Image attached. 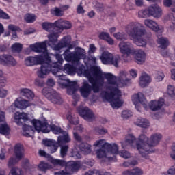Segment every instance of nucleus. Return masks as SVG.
<instances>
[{"mask_svg":"<svg viewBox=\"0 0 175 175\" xmlns=\"http://www.w3.org/2000/svg\"><path fill=\"white\" fill-rule=\"evenodd\" d=\"M83 76L88 79L91 85L88 81H84L80 88L81 95L83 98H88L91 91L99 92L100 87L106 88L105 92L101 93L104 100L109 102L113 109H120L124 105L122 92L119 88L131 84V79L127 78L128 72L121 70L119 77H117L110 72H103L98 66H92L91 70H85Z\"/></svg>","mask_w":175,"mask_h":175,"instance_id":"f257e3e1","label":"nucleus"},{"mask_svg":"<svg viewBox=\"0 0 175 175\" xmlns=\"http://www.w3.org/2000/svg\"><path fill=\"white\" fill-rule=\"evenodd\" d=\"M29 49L34 53H42L34 56H28L25 59L26 66H36L41 65L37 71V76L40 79H46L50 73L57 77V83L61 88H67L68 95H75L76 91L79 90V85L76 81H70L66 76L61 73L59 66L64 64L62 55H53L57 62L51 60L47 51V41L37 42L29 46Z\"/></svg>","mask_w":175,"mask_h":175,"instance_id":"f03ea898","label":"nucleus"},{"mask_svg":"<svg viewBox=\"0 0 175 175\" xmlns=\"http://www.w3.org/2000/svg\"><path fill=\"white\" fill-rule=\"evenodd\" d=\"M161 139L162 135L159 133L152 134L150 138L144 134H141L138 137L139 143H137V149L140 155L145 159H150V154L155 152V149L152 147L158 146Z\"/></svg>","mask_w":175,"mask_h":175,"instance_id":"7ed1b4c3","label":"nucleus"},{"mask_svg":"<svg viewBox=\"0 0 175 175\" xmlns=\"http://www.w3.org/2000/svg\"><path fill=\"white\" fill-rule=\"evenodd\" d=\"M126 32L131 36L136 46L139 47H144L147 45V40L144 38L146 36V29L143 25L137 22L130 23L126 27Z\"/></svg>","mask_w":175,"mask_h":175,"instance_id":"20e7f679","label":"nucleus"},{"mask_svg":"<svg viewBox=\"0 0 175 175\" xmlns=\"http://www.w3.org/2000/svg\"><path fill=\"white\" fill-rule=\"evenodd\" d=\"M59 36V33H52L48 35L49 41L46 42V44L49 45L53 50H55L56 51H59L61 49H65V47H68L69 50L72 49L70 36H67L64 37L57 44H55L57 42H58V37Z\"/></svg>","mask_w":175,"mask_h":175,"instance_id":"39448f33","label":"nucleus"},{"mask_svg":"<svg viewBox=\"0 0 175 175\" xmlns=\"http://www.w3.org/2000/svg\"><path fill=\"white\" fill-rule=\"evenodd\" d=\"M63 57L67 62H72V65L76 64L81 68H83V64L80 62V59L87 58L85 51L81 48H77L73 52L66 49L63 53Z\"/></svg>","mask_w":175,"mask_h":175,"instance_id":"423d86ee","label":"nucleus"},{"mask_svg":"<svg viewBox=\"0 0 175 175\" xmlns=\"http://www.w3.org/2000/svg\"><path fill=\"white\" fill-rule=\"evenodd\" d=\"M49 162L55 166H65L66 171L67 173H70V175L73 174L74 172H77L80 169V161H68L66 163L64 160L54 159L49 157Z\"/></svg>","mask_w":175,"mask_h":175,"instance_id":"0eeeda50","label":"nucleus"},{"mask_svg":"<svg viewBox=\"0 0 175 175\" xmlns=\"http://www.w3.org/2000/svg\"><path fill=\"white\" fill-rule=\"evenodd\" d=\"M42 94L44 95L48 100H50V102L55 105H62L64 103V100L61 98V95L53 89L44 88L42 90Z\"/></svg>","mask_w":175,"mask_h":175,"instance_id":"6e6552de","label":"nucleus"},{"mask_svg":"<svg viewBox=\"0 0 175 175\" xmlns=\"http://www.w3.org/2000/svg\"><path fill=\"white\" fill-rule=\"evenodd\" d=\"M14 152L16 157H11L8 160V166L12 167L14 166L17 163L21 161L22 158H24V146L21 144H17L14 146Z\"/></svg>","mask_w":175,"mask_h":175,"instance_id":"1a4fd4ad","label":"nucleus"},{"mask_svg":"<svg viewBox=\"0 0 175 175\" xmlns=\"http://www.w3.org/2000/svg\"><path fill=\"white\" fill-rule=\"evenodd\" d=\"M132 102L138 111H140V109H139V106H140V105H142L144 109H147V100L146 99V97H144V94H143V93L134 94L132 96Z\"/></svg>","mask_w":175,"mask_h":175,"instance_id":"9d476101","label":"nucleus"},{"mask_svg":"<svg viewBox=\"0 0 175 175\" xmlns=\"http://www.w3.org/2000/svg\"><path fill=\"white\" fill-rule=\"evenodd\" d=\"M77 111L81 117L85 120V121H94L95 120V115L91 109L87 107H79Z\"/></svg>","mask_w":175,"mask_h":175,"instance_id":"9b49d317","label":"nucleus"},{"mask_svg":"<svg viewBox=\"0 0 175 175\" xmlns=\"http://www.w3.org/2000/svg\"><path fill=\"white\" fill-rule=\"evenodd\" d=\"M31 124L37 132L49 133L50 128L47 127L49 125V124H47V121H40L39 120L34 119L31 121Z\"/></svg>","mask_w":175,"mask_h":175,"instance_id":"f8f14e48","label":"nucleus"},{"mask_svg":"<svg viewBox=\"0 0 175 175\" xmlns=\"http://www.w3.org/2000/svg\"><path fill=\"white\" fill-rule=\"evenodd\" d=\"M119 51L122 55H129L133 53V46L129 42H120L118 44Z\"/></svg>","mask_w":175,"mask_h":175,"instance_id":"ddd939ff","label":"nucleus"},{"mask_svg":"<svg viewBox=\"0 0 175 175\" xmlns=\"http://www.w3.org/2000/svg\"><path fill=\"white\" fill-rule=\"evenodd\" d=\"M137 143H140L139 139L137 141L133 134H129L126 137L125 141L122 142L121 144L123 148H128L129 146H131V147H136V148H137Z\"/></svg>","mask_w":175,"mask_h":175,"instance_id":"4468645a","label":"nucleus"},{"mask_svg":"<svg viewBox=\"0 0 175 175\" xmlns=\"http://www.w3.org/2000/svg\"><path fill=\"white\" fill-rule=\"evenodd\" d=\"M83 69H84V65L82 64V67H80L79 64H72L70 65L69 64H66L64 66V72L68 75H74L75 72H77L78 73H83Z\"/></svg>","mask_w":175,"mask_h":175,"instance_id":"2eb2a0df","label":"nucleus"},{"mask_svg":"<svg viewBox=\"0 0 175 175\" xmlns=\"http://www.w3.org/2000/svg\"><path fill=\"white\" fill-rule=\"evenodd\" d=\"M106 150L109 157H111V161H116V155L120 154L118 145L117 144H107Z\"/></svg>","mask_w":175,"mask_h":175,"instance_id":"dca6fc26","label":"nucleus"},{"mask_svg":"<svg viewBox=\"0 0 175 175\" xmlns=\"http://www.w3.org/2000/svg\"><path fill=\"white\" fill-rule=\"evenodd\" d=\"M165 105V99L160 98L159 100H152L148 103V107L152 111H158L161 110L162 107Z\"/></svg>","mask_w":175,"mask_h":175,"instance_id":"f3484780","label":"nucleus"},{"mask_svg":"<svg viewBox=\"0 0 175 175\" xmlns=\"http://www.w3.org/2000/svg\"><path fill=\"white\" fill-rule=\"evenodd\" d=\"M0 64L2 65L16 66V65H17V61L11 55H3L0 56Z\"/></svg>","mask_w":175,"mask_h":175,"instance_id":"a211bd4d","label":"nucleus"},{"mask_svg":"<svg viewBox=\"0 0 175 175\" xmlns=\"http://www.w3.org/2000/svg\"><path fill=\"white\" fill-rule=\"evenodd\" d=\"M149 15L150 16L154 17V18H159L162 16V8L159 5L155 4L151 6H149Z\"/></svg>","mask_w":175,"mask_h":175,"instance_id":"6ab92c4d","label":"nucleus"},{"mask_svg":"<svg viewBox=\"0 0 175 175\" xmlns=\"http://www.w3.org/2000/svg\"><path fill=\"white\" fill-rule=\"evenodd\" d=\"M42 143L48 147L51 154H54L58 150V143L53 139H43Z\"/></svg>","mask_w":175,"mask_h":175,"instance_id":"aec40b11","label":"nucleus"},{"mask_svg":"<svg viewBox=\"0 0 175 175\" xmlns=\"http://www.w3.org/2000/svg\"><path fill=\"white\" fill-rule=\"evenodd\" d=\"M14 118L17 125H23V122H21V120L23 121V122L29 121V117L28 116V113H25L16 112L14 114Z\"/></svg>","mask_w":175,"mask_h":175,"instance_id":"412c9836","label":"nucleus"},{"mask_svg":"<svg viewBox=\"0 0 175 175\" xmlns=\"http://www.w3.org/2000/svg\"><path fill=\"white\" fill-rule=\"evenodd\" d=\"M61 135L57 137L58 146H62V144H66V143H70L72 142V138H70L69 133L67 131H64Z\"/></svg>","mask_w":175,"mask_h":175,"instance_id":"4be33fe9","label":"nucleus"},{"mask_svg":"<svg viewBox=\"0 0 175 175\" xmlns=\"http://www.w3.org/2000/svg\"><path fill=\"white\" fill-rule=\"evenodd\" d=\"M55 25L58 29H70L72 28V24L68 21L59 19L55 22Z\"/></svg>","mask_w":175,"mask_h":175,"instance_id":"5701e85b","label":"nucleus"},{"mask_svg":"<svg viewBox=\"0 0 175 175\" xmlns=\"http://www.w3.org/2000/svg\"><path fill=\"white\" fill-rule=\"evenodd\" d=\"M151 83V77L146 72H144L139 77V84L142 88H145Z\"/></svg>","mask_w":175,"mask_h":175,"instance_id":"b1692460","label":"nucleus"},{"mask_svg":"<svg viewBox=\"0 0 175 175\" xmlns=\"http://www.w3.org/2000/svg\"><path fill=\"white\" fill-rule=\"evenodd\" d=\"M97 158L99 159H105V161H111V156H109L107 153L106 148H100L96 152Z\"/></svg>","mask_w":175,"mask_h":175,"instance_id":"393cba45","label":"nucleus"},{"mask_svg":"<svg viewBox=\"0 0 175 175\" xmlns=\"http://www.w3.org/2000/svg\"><path fill=\"white\" fill-rule=\"evenodd\" d=\"M113 55L109 51H104L100 56V59L104 65H110Z\"/></svg>","mask_w":175,"mask_h":175,"instance_id":"a878e982","label":"nucleus"},{"mask_svg":"<svg viewBox=\"0 0 175 175\" xmlns=\"http://www.w3.org/2000/svg\"><path fill=\"white\" fill-rule=\"evenodd\" d=\"M144 23L146 27L152 29V31H154V32H158V31H160L161 29V27L159 25H158V23H157V22L154 21L153 20L146 19Z\"/></svg>","mask_w":175,"mask_h":175,"instance_id":"bb28decb","label":"nucleus"},{"mask_svg":"<svg viewBox=\"0 0 175 175\" xmlns=\"http://www.w3.org/2000/svg\"><path fill=\"white\" fill-rule=\"evenodd\" d=\"M14 105L17 109L24 110V109H27L29 106V103L24 98H19L14 102Z\"/></svg>","mask_w":175,"mask_h":175,"instance_id":"cd10ccee","label":"nucleus"},{"mask_svg":"<svg viewBox=\"0 0 175 175\" xmlns=\"http://www.w3.org/2000/svg\"><path fill=\"white\" fill-rule=\"evenodd\" d=\"M134 124L140 128L147 129L150 127V121L144 118H137Z\"/></svg>","mask_w":175,"mask_h":175,"instance_id":"c85d7f7f","label":"nucleus"},{"mask_svg":"<svg viewBox=\"0 0 175 175\" xmlns=\"http://www.w3.org/2000/svg\"><path fill=\"white\" fill-rule=\"evenodd\" d=\"M19 92L21 96H25L27 98V99H29V100H32V99L35 98L33 92L28 88H22L20 90Z\"/></svg>","mask_w":175,"mask_h":175,"instance_id":"c756f323","label":"nucleus"},{"mask_svg":"<svg viewBox=\"0 0 175 175\" xmlns=\"http://www.w3.org/2000/svg\"><path fill=\"white\" fill-rule=\"evenodd\" d=\"M135 59L138 64H144L146 62V53L140 49L135 51Z\"/></svg>","mask_w":175,"mask_h":175,"instance_id":"7c9ffc66","label":"nucleus"},{"mask_svg":"<svg viewBox=\"0 0 175 175\" xmlns=\"http://www.w3.org/2000/svg\"><path fill=\"white\" fill-rule=\"evenodd\" d=\"M165 21H171L172 25L168 27V32H175V16L169 14L165 17Z\"/></svg>","mask_w":175,"mask_h":175,"instance_id":"2f4dec72","label":"nucleus"},{"mask_svg":"<svg viewBox=\"0 0 175 175\" xmlns=\"http://www.w3.org/2000/svg\"><path fill=\"white\" fill-rule=\"evenodd\" d=\"M42 27L43 29L47 31V32H52L51 33H58L57 31H55V28H57V27H55V23H43Z\"/></svg>","mask_w":175,"mask_h":175,"instance_id":"473e14b6","label":"nucleus"},{"mask_svg":"<svg viewBox=\"0 0 175 175\" xmlns=\"http://www.w3.org/2000/svg\"><path fill=\"white\" fill-rule=\"evenodd\" d=\"M23 135L25 137H31L33 135V129H32V126L24 124L23 126Z\"/></svg>","mask_w":175,"mask_h":175,"instance_id":"72a5a7b5","label":"nucleus"},{"mask_svg":"<svg viewBox=\"0 0 175 175\" xmlns=\"http://www.w3.org/2000/svg\"><path fill=\"white\" fill-rule=\"evenodd\" d=\"M68 9H69V5H64L60 8H55L52 12L57 17H62V16H64V12L68 10Z\"/></svg>","mask_w":175,"mask_h":175,"instance_id":"f704fd0d","label":"nucleus"},{"mask_svg":"<svg viewBox=\"0 0 175 175\" xmlns=\"http://www.w3.org/2000/svg\"><path fill=\"white\" fill-rule=\"evenodd\" d=\"M157 42L158 44H159L160 49H163V50H165V49L170 44L169 40L165 37H158Z\"/></svg>","mask_w":175,"mask_h":175,"instance_id":"c9c22d12","label":"nucleus"},{"mask_svg":"<svg viewBox=\"0 0 175 175\" xmlns=\"http://www.w3.org/2000/svg\"><path fill=\"white\" fill-rule=\"evenodd\" d=\"M66 119L68 120V122L72 125H77V124H79V118L72 112H68L67 113Z\"/></svg>","mask_w":175,"mask_h":175,"instance_id":"e433bc0d","label":"nucleus"},{"mask_svg":"<svg viewBox=\"0 0 175 175\" xmlns=\"http://www.w3.org/2000/svg\"><path fill=\"white\" fill-rule=\"evenodd\" d=\"M143 170L139 167H135L131 170H125L123 172V175H143Z\"/></svg>","mask_w":175,"mask_h":175,"instance_id":"4c0bfd02","label":"nucleus"},{"mask_svg":"<svg viewBox=\"0 0 175 175\" xmlns=\"http://www.w3.org/2000/svg\"><path fill=\"white\" fill-rule=\"evenodd\" d=\"M47 128H49V132L52 131L53 133L55 135H61L64 131L62 129H61V127L55 124H48Z\"/></svg>","mask_w":175,"mask_h":175,"instance_id":"58836bf2","label":"nucleus"},{"mask_svg":"<svg viewBox=\"0 0 175 175\" xmlns=\"http://www.w3.org/2000/svg\"><path fill=\"white\" fill-rule=\"evenodd\" d=\"M0 133L5 136L10 133V128L7 123H0Z\"/></svg>","mask_w":175,"mask_h":175,"instance_id":"ea45409f","label":"nucleus"},{"mask_svg":"<svg viewBox=\"0 0 175 175\" xmlns=\"http://www.w3.org/2000/svg\"><path fill=\"white\" fill-rule=\"evenodd\" d=\"M79 150L84 152L86 155H88V154H91V145L88 144H81L79 146Z\"/></svg>","mask_w":175,"mask_h":175,"instance_id":"a19ab883","label":"nucleus"},{"mask_svg":"<svg viewBox=\"0 0 175 175\" xmlns=\"http://www.w3.org/2000/svg\"><path fill=\"white\" fill-rule=\"evenodd\" d=\"M120 62H121V57L118 55H113L109 65H113L116 68H118V64H120Z\"/></svg>","mask_w":175,"mask_h":175,"instance_id":"79ce46f5","label":"nucleus"},{"mask_svg":"<svg viewBox=\"0 0 175 175\" xmlns=\"http://www.w3.org/2000/svg\"><path fill=\"white\" fill-rule=\"evenodd\" d=\"M167 94L170 98L175 99V87L172 85H168L167 86Z\"/></svg>","mask_w":175,"mask_h":175,"instance_id":"37998d69","label":"nucleus"},{"mask_svg":"<svg viewBox=\"0 0 175 175\" xmlns=\"http://www.w3.org/2000/svg\"><path fill=\"white\" fill-rule=\"evenodd\" d=\"M107 144H109V143L106 142V140L105 139H98L97 141H96L94 144V147H98L100 148H107Z\"/></svg>","mask_w":175,"mask_h":175,"instance_id":"c03bdc74","label":"nucleus"},{"mask_svg":"<svg viewBox=\"0 0 175 175\" xmlns=\"http://www.w3.org/2000/svg\"><path fill=\"white\" fill-rule=\"evenodd\" d=\"M9 175H24V171L21 168L14 167L10 170Z\"/></svg>","mask_w":175,"mask_h":175,"instance_id":"a18cd8bd","label":"nucleus"},{"mask_svg":"<svg viewBox=\"0 0 175 175\" xmlns=\"http://www.w3.org/2000/svg\"><path fill=\"white\" fill-rule=\"evenodd\" d=\"M24 20L26 23H34L36 21V15L33 14H26L24 16Z\"/></svg>","mask_w":175,"mask_h":175,"instance_id":"49530a36","label":"nucleus"},{"mask_svg":"<svg viewBox=\"0 0 175 175\" xmlns=\"http://www.w3.org/2000/svg\"><path fill=\"white\" fill-rule=\"evenodd\" d=\"M68 150H69L68 145H61L60 146V157L62 158H65V157H66V154H68Z\"/></svg>","mask_w":175,"mask_h":175,"instance_id":"de8ad7c7","label":"nucleus"},{"mask_svg":"<svg viewBox=\"0 0 175 175\" xmlns=\"http://www.w3.org/2000/svg\"><path fill=\"white\" fill-rule=\"evenodd\" d=\"M23 50V44L16 42L12 46V51L13 53H21Z\"/></svg>","mask_w":175,"mask_h":175,"instance_id":"09e8293b","label":"nucleus"},{"mask_svg":"<svg viewBox=\"0 0 175 175\" xmlns=\"http://www.w3.org/2000/svg\"><path fill=\"white\" fill-rule=\"evenodd\" d=\"M113 37L117 40H126V33L122 32V33H113Z\"/></svg>","mask_w":175,"mask_h":175,"instance_id":"8fccbe9b","label":"nucleus"},{"mask_svg":"<svg viewBox=\"0 0 175 175\" xmlns=\"http://www.w3.org/2000/svg\"><path fill=\"white\" fill-rule=\"evenodd\" d=\"M85 175H110V174L109 172L103 174V172H100L98 170H92L85 172Z\"/></svg>","mask_w":175,"mask_h":175,"instance_id":"3c124183","label":"nucleus"},{"mask_svg":"<svg viewBox=\"0 0 175 175\" xmlns=\"http://www.w3.org/2000/svg\"><path fill=\"white\" fill-rule=\"evenodd\" d=\"M94 131L96 135H106L107 133V129H105V127H95Z\"/></svg>","mask_w":175,"mask_h":175,"instance_id":"603ef678","label":"nucleus"},{"mask_svg":"<svg viewBox=\"0 0 175 175\" xmlns=\"http://www.w3.org/2000/svg\"><path fill=\"white\" fill-rule=\"evenodd\" d=\"M38 167L42 172H45L47 169H51V165H49L47 163H44V161H41L38 165Z\"/></svg>","mask_w":175,"mask_h":175,"instance_id":"864d4df0","label":"nucleus"},{"mask_svg":"<svg viewBox=\"0 0 175 175\" xmlns=\"http://www.w3.org/2000/svg\"><path fill=\"white\" fill-rule=\"evenodd\" d=\"M138 16L142 18H144L146 17H150V11L148 10V8L147 9L139 11Z\"/></svg>","mask_w":175,"mask_h":175,"instance_id":"5fc2aeb1","label":"nucleus"},{"mask_svg":"<svg viewBox=\"0 0 175 175\" xmlns=\"http://www.w3.org/2000/svg\"><path fill=\"white\" fill-rule=\"evenodd\" d=\"M163 5L165 8H173L175 5V0H163Z\"/></svg>","mask_w":175,"mask_h":175,"instance_id":"6e6d98bb","label":"nucleus"},{"mask_svg":"<svg viewBox=\"0 0 175 175\" xmlns=\"http://www.w3.org/2000/svg\"><path fill=\"white\" fill-rule=\"evenodd\" d=\"M71 157H72V158L80 159L81 158V154L77 148H74L71 150Z\"/></svg>","mask_w":175,"mask_h":175,"instance_id":"4d7b16f0","label":"nucleus"},{"mask_svg":"<svg viewBox=\"0 0 175 175\" xmlns=\"http://www.w3.org/2000/svg\"><path fill=\"white\" fill-rule=\"evenodd\" d=\"M165 79V74L162 71H158L155 74V80L156 81H162Z\"/></svg>","mask_w":175,"mask_h":175,"instance_id":"13d9d810","label":"nucleus"},{"mask_svg":"<svg viewBox=\"0 0 175 175\" xmlns=\"http://www.w3.org/2000/svg\"><path fill=\"white\" fill-rule=\"evenodd\" d=\"M121 116L123 120H128V118L132 117V112L131 111L125 110L122 112Z\"/></svg>","mask_w":175,"mask_h":175,"instance_id":"bf43d9fd","label":"nucleus"},{"mask_svg":"<svg viewBox=\"0 0 175 175\" xmlns=\"http://www.w3.org/2000/svg\"><path fill=\"white\" fill-rule=\"evenodd\" d=\"M118 155H120V157H121L122 158H124V159H128V158H131V153L125 150L119 152Z\"/></svg>","mask_w":175,"mask_h":175,"instance_id":"052dcab7","label":"nucleus"},{"mask_svg":"<svg viewBox=\"0 0 175 175\" xmlns=\"http://www.w3.org/2000/svg\"><path fill=\"white\" fill-rule=\"evenodd\" d=\"M0 18H3V20H9V18H10V16H9V14L3 12V10L0 8Z\"/></svg>","mask_w":175,"mask_h":175,"instance_id":"680f3d73","label":"nucleus"},{"mask_svg":"<svg viewBox=\"0 0 175 175\" xmlns=\"http://www.w3.org/2000/svg\"><path fill=\"white\" fill-rule=\"evenodd\" d=\"M73 137L76 142H78V143H81V142H83V138H81V136H80L76 131H73Z\"/></svg>","mask_w":175,"mask_h":175,"instance_id":"e2e57ef3","label":"nucleus"},{"mask_svg":"<svg viewBox=\"0 0 175 175\" xmlns=\"http://www.w3.org/2000/svg\"><path fill=\"white\" fill-rule=\"evenodd\" d=\"M109 36H110V34H109V33L101 32L99 34L98 38H99V39H101L103 40H106Z\"/></svg>","mask_w":175,"mask_h":175,"instance_id":"0e129e2a","label":"nucleus"},{"mask_svg":"<svg viewBox=\"0 0 175 175\" xmlns=\"http://www.w3.org/2000/svg\"><path fill=\"white\" fill-rule=\"evenodd\" d=\"M170 158H172V159L175 161V144L172 145L171 148V151L170 152Z\"/></svg>","mask_w":175,"mask_h":175,"instance_id":"69168bd1","label":"nucleus"},{"mask_svg":"<svg viewBox=\"0 0 175 175\" xmlns=\"http://www.w3.org/2000/svg\"><path fill=\"white\" fill-rule=\"evenodd\" d=\"M9 31H12V32H17L20 28L14 25H9L8 27Z\"/></svg>","mask_w":175,"mask_h":175,"instance_id":"338daca9","label":"nucleus"},{"mask_svg":"<svg viewBox=\"0 0 175 175\" xmlns=\"http://www.w3.org/2000/svg\"><path fill=\"white\" fill-rule=\"evenodd\" d=\"M54 175H70V173H68L66 169L65 168V170L55 172Z\"/></svg>","mask_w":175,"mask_h":175,"instance_id":"774afa93","label":"nucleus"}]
</instances>
